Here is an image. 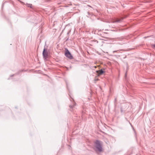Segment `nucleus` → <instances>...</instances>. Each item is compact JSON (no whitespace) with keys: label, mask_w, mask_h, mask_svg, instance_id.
Listing matches in <instances>:
<instances>
[{"label":"nucleus","mask_w":155,"mask_h":155,"mask_svg":"<svg viewBox=\"0 0 155 155\" xmlns=\"http://www.w3.org/2000/svg\"><path fill=\"white\" fill-rule=\"evenodd\" d=\"M152 46L153 47L155 48V44H153Z\"/></svg>","instance_id":"423d86ee"},{"label":"nucleus","mask_w":155,"mask_h":155,"mask_svg":"<svg viewBox=\"0 0 155 155\" xmlns=\"http://www.w3.org/2000/svg\"><path fill=\"white\" fill-rule=\"evenodd\" d=\"M122 19H119L118 18H114L113 19L111 22L113 23L119 22L121 21Z\"/></svg>","instance_id":"f03ea898"},{"label":"nucleus","mask_w":155,"mask_h":155,"mask_svg":"<svg viewBox=\"0 0 155 155\" xmlns=\"http://www.w3.org/2000/svg\"><path fill=\"white\" fill-rule=\"evenodd\" d=\"M43 55L44 58H46L48 56V53L47 52L45 51V48L43 51Z\"/></svg>","instance_id":"20e7f679"},{"label":"nucleus","mask_w":155,"mask_h":155,"mask_svg":"<svg viewBox=\"0 0 155 155\" xmlns=\"http://www.w3.org/2000/svg\"><path fill=\"white\" fill-rule=\"evenodd\" d=\"M97 80H98L97 79H95V81H97Z\"/></svg>","instance_id":"0eeeda50"},{"label":"nucleus","mask_w":155,"mask_h":155,"mask_svg":"<svg viewBox=\"0 0 155 155\" xmlns=\"http://www.w3.org/2000/svg\"><path fill=\"white\" fill-rule=\"evenodd\" d=\"M96 72L98 74L97 76H99L101 75H102L104 73V71H103L102 70H101L98 71H97Z\"/></svg>","instance_id":"39448f33"},{"label":"nucleus","mask_w":155,"mask_h":155,"mask_svg":"<svg viewBox=\"0 0 155 155\" xmlns=\"http://www.w3.org/2000/svg\"><path fill=\"white\" fill-rule=\"evenodd\" d=\"M95 146L97 150L99 151H102V148L101 143L98 140L96 141L95 143Z\"/></svg>","instance_id":"f257e3e1"},{"label":"nucleus","mask_w":155,"mask_h":155,"mask_svg":"<svg viewBox=\"0 0 155 155\" xmlns=\"http://www.w3.org/2000/svg\"><path fill=\"white\" fill-rule=\"evenodd\" d=\"M65 56L70 59L73 58V57L68 51L65 53Z\"/></svg>","instance_id":"7ed1b4c3"},{"label":"nucleus","mask_w":155,"mask_h":155,"mask_svg":"<svg viewBox=\"0 0 155 155\" xmlns=\"http://www.w3.org/2000/svg\"><path fill=\"white\" fill-rule=\"evenodd\" d=\"M94 68H96V66H95V67H94Z\"/></svg>","instance_id":"6e6552de"}]
</instances>
